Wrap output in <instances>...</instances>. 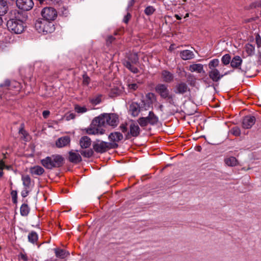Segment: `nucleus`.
<instances>
[{"mask_svg": "<svg viewBox=\"0 0 261 261\" xmlns=\"http://www.w3.org/2000/svg\"><path fill=\"white\" fill-rule=\"evenodd\" d=\"M64 161V158L59 154H53L41 160L42 165L47 169L61 166Z\"/></svg>", "mask_w": 261, "mask_h": 261, "instance_id": "1", "label": "nucleus"}, {"mask_svg": "<svg viewBox=\"0 0 261 261\" xmlns=\"http://www.w3.org/2000/svg\"><path fill=\"white\" fill-rule=\"evenodd\" d=\"M120 128L123 133H126L125 137L127 139H129L132 137H137L141 132L138 124L134 121H132L125 125H121Z\"/></svg>", "mask_w": 261, "mask_h": 261, "instance_id": "2", "label": "nucleus"}, {"mask_svg": "<svg viewBox=\"0 0 261 261\" xmlns=\"http://www.w3.org/2000/svg\"><path fill=\"white\" fill-rule=\"evenodd\" d=\"M155 90L162 98L167 99L168 102L171 105L174 106L175 105V96L174 94H170L167 85L163 84H159L156 86Z\"/></svg>", "mask_w": 261, "mask_h": 261, "instance_id": "3", "label": "nucleus"}, {"mask_svg": "<svg viewBox=\"0 0 261 261\" xmlns=\"http://www.w3.org/2000/svg\"><path fill=\"white\" fill-rule=\"evenodd\" d=\"M7 26L12 33L19 34L23 32L25 27L23 21L17 19H11L8 21Z\"/></svg>", "mask_w": 261, "mask_h": 261, "instance_id": "4", "label": "nucleus"}, {"mask_svg": "<svg viewBox=\"0 0 261 261\" xmlns=\"http://www.w3.org/2000/svg\"><path fill=\"white\" fill-rule=\"evenodd\" d=\"M149 107V105L142 100L141 103L132 102L129 106L128 112L134 117H137L139 113L146 110Z\"/></svg>", "mask_w": 261, "mask_h": 261, "instance_id": "5", "label": "nucleus"}, {"mask_svg": "<svg viewBox=\"0 0 261 261\" xmlns=\"http://www.w3.org/2000/svg\"><path fill=\"white\" fill-rule=\"evenodd\" d=\"M35 28L40 33H50L54 30L51 22L46 20H38L35 23Z\"/></svg>", "mask_w": 261, "mask_h": 261, "instance_id": "6", "label": "nucleus"}, {"mask_svg": "<svg viewBox=\"0 0 261 261\" xmlns=\"http://www.w3.org/2000/svg\"><path fill=\"white\" fill-rule=\"evenodd\" d=\"M159 121L158 117L152 111H150L147 116L141 117L138 120V123L141 127L146 126L148 124L154 125Z\"/></svg>", "mask_w": 261, "mask_h": 261, "instance_id": "7", "label": "nucleus"}, {"mask_svg": "<svg viewBox=\"0 0 261 261\" xmlns=\"http://www.w3.org/2000/svg\"><path fill=\"white\" fill-rule=\"evenodd\" d=\"M116 146L115 144H111L109 142L105 141H97L93 144V148L95 151L101 153L107 151L108 149L112 148L111 147Z\"/></svg>", "mask_w": 261, "mask_h": 261, "instance_id": "8", "label": "nucleus"}, {"mask_svg": "<svg viewBox=\"0 0 261 261\" xmlns=\"http://www.w3.org/2000/svg\"><path fill=\"white\" fill-rule=\"evenodd\" d=\"M41 14L44 20L51 22L54 20L57 17V12L54 8L47 7L44 8Z\"/></svg>", "mask_w": 261, "mask_h": 261, "instance_id": "9", "label": "nucleus"}, {"mask_svg": "<svg viewBox=\"0 0 261 261\" xmlns=\"http://www.w3.org/2000/svg\"><path fill=\"white\" fill-rule=\"evenodd\" d=\"M21 180L23 188L21 192V195L22 197L24 198L29 195L31 190L32 181L31 177L28 175H22L21 176Z\"/></svg>", "mask_w": 261, "mask_h": 261, "instance_id": "10", "label": "nucleus"}, {"mask_svg": "<svg viewBox=\"0 0 261 261\" xmlns=\"http://www.w3.org/2000/svg\"><path fill=\"white\" fill-rule=\"evenodd\" d=\"M16 5L20 9L29 11L33 7L34 3L32 0H17Z\"/></svg>", "mask_w": 261, "mask_h": 261, "instance_id": "11", "label": "nucleus"}, {"mask_svg": "<svg viewBox=\"0 0 261 261\" xmlns=\"http://www.w3.org/2000/svg\"><path fill=\"white\" fill-rule=\"evenodd\" d=\"M109 139L110 142H109V144H115L116 145L115 147H111L112 148H116L118 147V142L122 140L123 135L119 132H113L111 133L109 135Z\"/></svg>", "mask_w": 261, "mask_h": 261, "instance_id": "12", "label": "nucleus"}, {"mask_svg": "<svg viewBox=\"0 0 261 261\" xmlns=\"http://www.w3.org/2000/svg\"><path fill=\"white\" fill-rule=\"evenodd\" d=\"M190 91V89L188 85L183 82L177 83L175 87L174 92L176 94H184Z\"/></svg>", "mask_w": 261, "mask_h": 261, "instance_id": "13", "label": "nucleus"}, {"mask_svg": "<svg viewBox=\"0 0 261 261\" xmlns=\"http://www.w3.org/2000/svg\"><path fill=\"white\" fill-rule=\"evenodd\" d=\"M256 119L254 116L247 115L242 120V127L245 129L250 128L255 123Z\"/></svg>", "mask_w": 261, "mask_h": 261, "instance_id": "14", "label": "nucleus"}, {"mask_svg": "<svg viewBox=\"0 0 261 261\" xmlns=\"http://www.w3.org/2000/svg\"><path fill=\"white\" fill-rule=\"evenodd\" d=\"M106 113H105L94 118L92 122L93 125L101 128L102 126H104L106 124Z\"/></svg>", "mask_w": 261, "mask_h": 261, "instance_id": "15", "label": "nucleus"}, {"mask_svg": "<svg viewBox=\"0 0 261 261\" xmlns=\"http://www.w3.org/2000/svg\"><path fill=\"white\" fill-rule=\"evenodd\" d=\"M106 124L112 126H117L119 122V119L118 116L115 114H106Z\"/></svg>", "mask_w": 261, "mask_h": 261, "instance_id": "16", "label": "nucleus"}, {"mask_svg": "<svg viewBox=\"0 0 261 261\" xmlns=\"http://www.w3.org/2000/svg\"><path fill=\"white\" fill-rule=\"evenodd\" d=\"M105 130L102 128H99L97 126L92 125L91 122L90 126L86 129V133L89 135H103Z\"/></svg>", "mask_w": 261, "mask_h": 261, "instance_id": "17", "label": "nucleus"}, {"mask_svg": "<svg viewBox=\"0 0 261 261\" xmlns=\"http://www.w3.org/2000/svg\"><path fill=\"white\" fill-rule=\"evenodd\" d=\"M208 76L214 82H218L224 76V75L221 74L220 71L216 69L211 70L208 72Z\"/></svg>", "mask_w": 261, "mask_h": 261, "instance_id": "18", "label": "nucleus"}, {"mask_svg": "<svg viewBox=\"0 0 261 261\" xmlns=\"http://www.w3.org/2000/svg\"><path fill=\"white\" fill-rule=\"evenodd\" d=\"M188 70L192 72H196L198 73L204 72L203 65L201 64H193L188 67Z\"/></svg>", "mask_w": 261, "mask_h": 261, "instance_id": "19", "label": "nucleus"}, {"mask_svg": "<svg viewBox=\"0 0 261 261\" xmlns=\"http://www.w3.org/2000/svg\"><path fill=\"white\" fill-rule=\"evenodd\" d=\"M162 78L166 83H171L173 81L174 76L172 73L167 70H163L162 72Z\"/></svg>", "mask_w": 261, "mask_h": 261, "instance_id": "20", "label": "nucleus"}, {"mask_svg": "<svg viewBox=\"0 0 261 261\" xmlns=\"http://www.w3.org/2000/svg\"><path fill=\"white\" fill-rule=\"evenodd\" d=\"M181 59L184 60H190L194 57V54L193 51L186 49L181 51L180 53Z\"/></svg>", "mask_w": 261, "mask_h": 261, "instance_id": "21", "label": "nucleus"}, {"mask_svg": "<svg viewBox=\"0 0 261 261\" xmlns=\"http://www.w3.org/2000/svg\"><path fill=\"white\" fill-rule=\"evenodd\" d=\"M69 160L70 162L77 164L80 162L82 158L79 153L77 152H69Z\"/></svg>", "mask_w": 261, "mask_h": 261, "instance_id": "22", "label": "nucleus"}, {"mask_svg": "<svg viewBox=\"0 0 261 261\" xmlns=\"http://www.w3.org/2000/svg\"><path fill=\"white\" fill-rule=\"evenodd\" d=\"M30 172L33 175H41L44 172V170L41 166H35L30 168Z\"/></svg>", "mask_w": 261, "mask_h": 261, "instance_id": "23", "label": "nucleus"}, {"mask_svg": "<svg viewBox=\"0 0 261 261\" xmlns=\"http://www.w3.org/2000/svg\"><path fill=\"white\" fill-rule=\"evenodd\" d=\"M80 144L82 148H87L91 145V141L88 137L84 136L81 138Z\"/></svg>", "mask_w": 261, "mask_h": 261, "instance_id": "24", "label": "nucleus"}, {"mask_svg": "<svg viewBox=\"0 0 261 261\" xmlns=\"http://www.w3.org/2000/svg\"><path fill=\"white\" fill-rule=\"evenodd\" d=\"M4 86L9 87V89H12L13 88L17 89V91H18L20 89V83L14 81L12 82H10L9 81H6L4 83Z\"/></svg>", "mask_w": 261, "mask_h": 261, "instance_id": "25", "label": "nucleus"}, {"mask_svg": "<svg viewBox=\"0 0 261 261\" xmlns=\"http://www.w3.org/2000/svg\"><path fill=\"white\" fill-rule=\"evenodd\" d=\"M242 63V60L239 56H234L230 62V65L232 68H239Z\"/></svg>", "mask_w": 261, "mask_h": 261, "instance_id": "26", "label": "nucleus"}, {"mask_svg": "<svg viewBox=\"0 0 261 261\" xmlns=\"http://www.w3.org/2000/svg\"><path fill=\"white\" fill-rule=\"evenodd\" d=\"M224 162L228 166H235L238 164V161L233 156H229L224 159Z\"/></svg>", "mask_w": 261, "mask_h": 261, "instance_id": "27", "label": "nucleus"}, {"mask_svg": "<svg viewBox=\"0 0 261 261\" xmlns=\"http://www.w3.org/2000/svg\"><path fill=\"white\" fill-rule=\"evenodd\" d=\"M8 10V5L7 0H0V15L5 14Z\"/></svg>", "mask_w": 261, "mask_h": 261, "instance_id": "28", "label": "nucleus"}, {"mask_svg": "<svg viewBox=\"0 0 261 261\" xmlns=\"http://www.w3.org/2000/svg\"><path fill=\"white\" fill-rule=\"evenodd\" d=\"M101 97L102 95L97 94L93 96L92 97H90L89 98V101L92 105L96 106L101 102Z\"/></svg>", "mask_w": 261, "mask_h": 261, "instance_id": "29", "label": "nucleus"}, {"mask_svg": "<svg viewBox=\"0 0 261 261\" xmlns=\"http://www.w3.org/2000/svg\"><path fill=\"white\" fill-rule=\"evenodd\" d=\"M123 65L131 72L134 73H137L139 72L138 68L132 65V63H130L129 61H124L123 62Z\"/></svg>", "mask_w": 261, "mask_h": 261, "instance_id": "30", "label": "nucleus"}, {"mask_svg": "<svg viewBox=\"0 0 261 261\" xmlns=\"http://www.w3.org/2000/svg\"><path fill=\"white\" fill-rule=\"evenodd\" d=\"M38 239V234L34 231H32L28 234V240L29 242L33 244L35 243L37 241Z\"/></svg>", "mask_w": 261, "mask_h": 261, "instance_id": "31", "label": "nucleus"}, {"mask_svg": "<svg viewBox=\"0 0 261 261\" xmlns=\"http://www.w3.org/2000/svg\"><path fill=\"white\" fill-rule=\"evenodd\" d=\"M255 47L251 44H247L245 46V51L249 56H252L254 53Z\"/></svg>", "mask_w": 261, "mask_h": 261, "instance_id": "32", "label": "nucleus"}, {"mask_svg": "<svg viewBox=\"0 0 261 261\" xmlns=\"http://www.w3.org/2000/svg\"><path fill=\"white\" fill-rule=\"evenodd\" d=\"M20 211L22 216H26L29 213L30 208L27 204L24 203L21 206Z\"/></svg>", "mask_w": 261, "mask_h": 261, "instance_id": "33", "label": "nucleus"}, {"mask_svg": "<svg viewBox=\"0 0 261 261\" xmlns=\"http://www.w3.org/2000/svg\"><path fill=\"white\" fill-rule=\"evenodd\" d=\"M219 60L218 59H214L211 60L208 63V68L211 70L216 69V67L219 65Z\"/></svg>", "mask_w": 261, "mask_h": 261, "instance_id": "34", "label": "nucleus"}, {"mask_svg": "<svg viewBox=\"0 0 261 261\" xmlns=\"http://www.w3.org/2000/svg\"><path fill=\"white\" fill-rule=\"evenodd\" d=\"M127 87L128 91L129 92H133L137 90L139 87L138 84L135 83L127 82Z\"/></svg>", "mask_w": 261, "mask_h": 261, "instance_id": "35", "label": "nucleus"}, {"mask_svg": "<svg viewBox=\"0 0 261 261\" xmlns=\"http://www.w3.org/2000/svg\"><path fill=\"white\" fill-rule=\"evenodd\" d=\"M139 58L136 53L131 54L128 58V60L130 61V63L136 64L138 63Z\"/></svg>", "mask_w": 261, "mask_h": 261, "instance_id": "36", "label": "nucleus"}, {"mask_svg": "<svg viewBox=\"0 0 261 261\" xmlns=\"http://www.w3.org/2000/svg\"><path fill=\"white\" fill-rule=\"evenodd\" d=\"M121 92V90L119 89L118 87H114L112 88L110 92V96L115 97L119 95Z\"/></svg>", "mask_w": 261, "mask_h": 261, "instance_id": "37", "label": "nucleus"}, {"mask_svg": "<svg viewBox=\"0 0 261 261\" xmlns=\"http://www.w3.org/2000/svg\"><path fill=\"white\" fill-rule=\"evenodd\" d=\"M56 146L58 148H61L65 146V137H62L59 138L56 143Z\"/></svg>", "mask_w": 261, "mask_h": 261, "instance_id": "38", "label": "nucleus"}, {"mask_svg": "<svg viewBox=\"0 0 261 261\" xmlns=\"http://www.w3.org/2000/svg\"><path fill=\"white\" fill-rule=\"evenodd\" d=\"M80 153L84 157L90 158L93 155L94 152L92 149H90L86 150H81Z\"/></svg>", "mask_w": 261, "mask_h": 261, "instance_id": "39", "label": "nucleus"}, {"mask_svg": "<svg viewBox=\"0 0 261 261\" xmlns=\"http://www.w3.org/2000/svg\"><path fill=\"white\" fill-rule=\"evenodd\" d=\"M55 252L57 257L64 258L65 256V252L63 249L57 248L55 250Z\"/></svg>", "mask_w": 261, "mask_h": 261, "instance_id": "40", "label": "nucleus"}, {"mask_svg": "<svg viewBox=\"0 0 261 261\" xmlns=\"http://www.w3.org/2000/svg\"><path fill=\"white\" fill-rule=\"evenodd\" d=\"M19 133L20 135H21V137L23 138V139L24 141H28L29 140V139H30L29 135H28V134L26 132V131L24 130V129L23 127H21V128H20V129L19 130Z\"/></svg>", "mask_w": 261, "mask_h": 261, "instance_id": "41", "label": "nucleus"}, {"mask_svg": "<svg viewBox=\"0 0 261 261\" xmlns=\"http://www.w3.org/2000/svg\"><path fill=\"white\" fill-rule=\"evenodd\" d=\"M74 110L78 113H84L87 111V109L86 107H81L77 105H75Z\"/></svg>", "mask_w": 261, "mask_h": 261, "instance_id": "42", "label": "nucleus"}, {"mask_svg": "<svg viewBox=\"0 0 261 261\" xmlns=\"http://www.w3.org/2000/svg\"><path fill=\"white\" fill-rule=\"evenodd\" d=\"M230 56L229 54H225L222 57L221 61L224 65H226L230 63Z\"/></svg>", "mask_w": 261, "mask_h": 261, "instance_id": "43", "label": "nucleus"}, {"mask_svg": "<svg viewBox=\"0 0 261 261\" xmlns=\"http://www.w3.org/2000/svg\"><path fill=\"white\" fill-rule=\"evenodd\" d=\"M41 4H53L58 3L59 0H37Z\"/></svg>", "mask_w": 261, "mask_h": 261, "instance_id": "44", "label": "nucleus"}, {"mask_svg": "<svg viewBox=\"0 0 261 261\" xmlns=\"http://www.w3.org/2000/svg\"><path fill=\"white\" fill-rule=\"evenodd\" d=\"M155 9L152 6H148L144 10L145 13L147 15H152L155 11Z\"/></svg>", "mask_w": 261, "mask_h": 261, "instance_id": "45", "label": "nucleus"}, {"mask_svg": "<svg viewBox=\"0 0 261 261\" xmlns=\"http://www.w3.org/2000/svg\"><path fill=\"white\" fill-rule=\"evenodd\" d=\"M232 134L236 136H239L241 134V130L238 126H234L230 130Z\"/></svg>", "mask_w": 261, "mask_h": 261, "instance_id": "46", "label": "nucleus"}, {"mask_svg": "<svg viewBox=\"0 0 261 261\" xmlns=\"http://www.w3.org/2000/svg\"><path fill=\"white\" fill-rule=\"evenodd\" d=\"M11 195L12 196V201L14 203H16L17 202V192L16 191L13 190L11 192Z\"/></svg>", "mask_w": 261, "mask_h": 261, "instance_id": "47", "label": "nucleus"}, {"mask_svg": "<svg viewBox=\"0 0 261 261\" xmlns=\"http://www.w3.org/2000/svg\"><path fill=\"white\" fill-rule=\"evenodd\" d=\"M4 159H1L0 160V178H1L3 175H4V172H3V168L2 166H4Z\"/></svg>", "mask_w": 261, "mask_h": 261, "instance_id": "48", "label": "nucleus"}, {"mask_svg": "<svg viewBox=\"0 0 261 261\" xmlns=\"http://www.w3.org/2000/svg\"><path fill=\"white\" fill-rule=\"evenodd\" d=\"M19 256L23 261H28L29 260L28 257L25 253L20 252Z\"/></svg>", "mask_w": 261, "mask_h": 261, "instance_id": "49", "label": "nucleus"}, {"mask_svg": "<svg viewBox=\"0 0 261 261\" xmlns=\"http://www.w3.org/2000/svg\"><path fill=\"white\" fill-rule=\"evenodd\" d=\"M115 39V38L112 36H108L106 40L107 44L109 45L114 41Z\"/></svg>", "mask_w": 261, "mask_h": 261, "instance_id": "50", "label": "nucleus"}, {"mask_svg": "<svg viewBox=\"0 0 261 261\" xmlns=\"http://www.w3.org/2000/svg\"><path fill=\"white\" fill-rule=\"evenodd\" d=\"M261 6V2L258 1L251 4L250 5L251 8H255Z\"/></svg>", "mask_w": 261, "mask_h": 261, "instance_id": "51", "label": "nucleus"}, {"mask_svg": "<svg viewBox=\"0 0 261 261\" xmlns=\"http://www.w3.org/2000/svg\"><path fill=\"white\" fill-rule=\"evenodd\" d=\"M131 16V14L129 13H127L123 19L124 22L125 23H127L129 20L130 19Z\"/></svg>", "mask_w": 261, "mask_h": 261, "instance_id": "52", "label": "nucleus"}, {"mask_svg": "<svg viewBox=\"0 0 261 261\" xmlns=\"http://www.w3.org/2000/svg\"><path fill=\"white\" fill-rule=\"evenodd\" d=\"M90 82V79L87 75H84L83 76V84L85 85H88Z\"/></svg>", "mask_w": 261, "mask_h": 261, "instance_id": "53", "label": "nucleus"}, {"mask_svg": "<svg viewBox=\"0 0 261 261\" xmlns=\"http://www.w3.org/2000/svg\"><path fill=\"white\" fill-rule=\"evenodd\" d=\"M75 115L74 113H70L69 115L66 116V120L73 119L75 118Z\"/></svg>", "mask_w": 261, "mask_h": 261, "instance_id": "54", "label": "nucleus"}, {"mask_svg": "<svg viewBox=\"0 0 261 261\" xmlns=\"http://www.w3.org/2000/svg\"><path fill=\"white\" fill-rule=\"evenodd\" d=\"M50 114V112L49 111H44L42 113V115H43V117L44 118H47L48 116Z\"/></svg>", "mask_w": 261, "mask_h": 261, "instance_id": "55", "label": "nucleus"}, {"mask_svg": "<svg viewBox=\"0 0 261 261\" xmlns=\"http://www.w3.org/2000/svg\"><path fill=\"white\" fill-rule=\"evenodd\" d=\"M135 0H130L128 4V6H127V10H128V9L129 8H130L135 4Z\"/></svg>", "mask_w": 261, "mask_h": 261, "instance_id": "56", "label": "nucleus"}, {"mask_svg": "<svg viewBox=\"0 0 261 261\" xmlns=\"http://www.w3.org/2000/svg\"><path fill=\"white\" fill-rule=\"evenodd\" d=\"M4 166H2V167L4 169H6L7 170H9L11 169V166L10 165H7L6 164L5 161H4Z\"/></svg>", "mask_w": 261, "mask_h": 261, "instance_id": "57", "label": "nucleus"}, {"mask_svg": "<svg viewBox=\"0 0 261 261\" xmlns=\"http://www.w3.org/2000/svg\"><path fill=\"white\" fill-rule=\"evenodd\" d=\"M175 17L178 20H180L181 19V17L177 14L175 15Z\"/></svg>", "mask_w": 261, "mask_h": 261, "instance_id": "58", "label": "nucleus"}, {"mask_svg": "<svg viewBox=\"0 0 261 261\" xmlns=\"http://www.w3.org/2000/svg\"><path fill=\"white\" fill-rule=\"evenodd\" d=\"M70 142V139L66 136V145Z\"/></svg>", "mask_w": 261, "mask_h": 261, "instance_id": "59", "label": "nucleus"}, {"mask_svg": "<svg viewBox=\"0 0 261 261\" xmlns=\"http://www.w3.org/2000/svg\"><path fill=\"white\" fill-rule=\"evenodd\" d=\"M3 158L2 159H4V161L7 158L6 154L3 153Z\"/></svg>", "mask_w": 261, "mask_h": 261, "instance_id": "60", "label": "nucleus"}, {"mask_svg": "<svg viewBox=\"0 0 261 261\" xmlns=\"http://www.w3.org/2000/svg\"><path fill=\"white\" fill-rule=\"evenodd\" d=\"M2 23H3V19L2 18L1 16L0 15V25H1L2 24Z\"/></svg>", "mask_w": 261, "mask_h": 261, "instance_id": "61", "label": "nucleus"}, {"mask_svg": "<svg viewBox=\"0 0 261 261\" xmlns=\"http://www.w3.org/2000/svg\"><path fill=\"white\" fill-rule=\"evenodd\" d=\"M189 17V13H187L185 16V18Z\"/></svg>", "mask_w": 261, "mask_h": 261, "instance_id": "62", "label": "nucleus"}, {"mask_svg": "<svg viewBox=\"0 0 261 261\" xmlns=\"http://www.w3.org/2000/svg\"><path fill=\"white\" fill-rule=\"evenodd\" d=\"M228 72H229L228 71L226 72L224 74H223V75H224V76L225 75H227L228 73Z\"/></svg>", "mask_w": 261, "mask_h": 261, "instance_id": "63", "label": "nucleus"}, {"mask_svg": "<svg viewBox=\"0 0 261 261\" xmlns=\"http://www.w3.org/2000/svg\"><path fill=\"white\" fill-rule=\"evenodd\" d=\"M67 253L68 254H69V253L68 252H67V251H66V254H67Z\"/></svg>", "mask_w": 261, "mask_h": 261, "instance_id": "64", "label": "nucleus"}]
</instances>
